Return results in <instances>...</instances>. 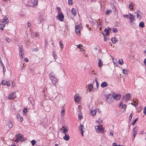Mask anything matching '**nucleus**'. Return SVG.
Segmentation results:
<instances>
[{"label":"nucleus","mask_w":146,"mask_h":146,"mask_svg":"<svg viewBox=\"0 0 146 146\" xmlns=\"http://www.w3.org/2000/svg\"><path fill=\"white\" fill-rule=\"evenodd\" d=\"M104 31L106 33V35L107 36L108 35H109V30H108V29H107L106 28L104 30Z\"/></svg>","instance_id":"bb28decb"},{"label":"nucleus","mask_w":146,"mask_h":146,"mask_svg":"<svg viewBox=\"0 0 146 146\" xmlns=\"http://www.w3.org/2000/svg\"><path fill=\"white\" fill-rule=\"evenodd\" d=\"M123 73L125 74H127L128 73V71L126 69H124L123 70Z\"/></svg>","instance_id":"473e14b6"},{"label":"nucleus","mask_w":146,"mask_h":146,"mask_svg":"<svg viewBox=\"0 0 146 146\" xmlns=\"http://www.w3.org/2000/svg\"><path fill=\"white\" fill-rule=\"evenodd\" d=\"M27 108H25L23 110V115H25L26 114L27 112Z\"/></svg>","instance_id":"c9c22d12"},{"label":"nucleus","mask_w":146,"mask_h":146,"mask_svg":"<svg viewBox=\"0 0 146 146\" xmlns=\"http://www.w3.org/2000/svg\"><path fill=\"white\" fill-rule=\"evenodd\" d=\"M137 13V18H138L139 20H140L143 16V14L139 11L137 13Z\"/></svg>","instance_id":"f8f14e48"},{"label":"nucleus","mask_w":146,"mask_h":146,"mask_svg":"<svg viewBox=\"0 0 146 146\" xmlns=\"http://www.w3.org/2000/svg\"><path fill=\"white\" fill-rule=\"evenodd\" d=\"M123 17L125 18H128L129 17V15H123Z\"/></svg>","instance_id":"864d4df0"},{"label":"nucleus","mask_w":146,"mask_h":146,"mask_svg":"<svg viewBox=\"0 0 146 146\" xmlns=\"http://www.w3.org/2000/svg\"><path fill=\"white\" fill-rule=\"evenodd\" d=\"M18 138H19L20 139L22 138L23 137V135H21L20 134H19L18 135Z\"/></svg>","instance_id":"de8ad7c7"},{"label":"nucleus","mask_w":146,"mask_h":146,"mask_svg":"<svg viewBox=\"0 0 146 146\" xmlns=\"http://www.w3.org/2000/svg\"><path fill=\"white\" fill-rule=\"evenodd\" d=\"M20 139L19 138H18L15 141H16V142H18L19 141Z\"/></svg>","instance_id":"bf43d9fd"},{"label":"nucleus","mask_w":146,"mask_h":146,"mask_svg":"<svg viewBox=\"0 0 146 146\" xmlns=\"http://www.w3.org/2000/svg\"><path fill=\"white\" fill-rule=\"evenodd\" d=\"M62 127V133H64V134H66L67 133H66V132L68 131V130L66 127H65L64 126H63Z\"/></svg>","instance_id":"393cba45"},{"label":"nucleus","mask_w":146,"mask_h":146,"mask_svg":"<svg viewBox=\"0 0 146 146\" xmlns=\"http://www.w3.org/2000/svg\"><path fill=\"white\" fill-rule=\"evenodd\" d=\"M68 3L70 5H72V0H68Z\"/></svg>","instance_id":"c03bdc74"},{"label":"nucleus","mask_w":146,"mask_h":146,"mask_svg":"<svg viewBox=\"0 0 146 146\" xmlns=\"http://www.w3.org/2000/svg\"><path fill=\"white\" fill-rule=\"evenodd\" d=\"M5 27V25L3 24L2 23L0 22V29H2V30H4V28Z\"/></svg>","instance_id":"a878e982"},{"label":"nucleus","mask_w":146,"mask_h":146,"mask_svg":"<svg viewBox=\"0 0 146 146\" xmlns=\"http://www.w3.org/2000/svg\"><path fill=\"white\" fill-rule=\"evenodd\" d=\"M111 40L113 43H116L118 41V40H117V39L115 37H114L113 38H112L111 39Z\"/></svg>","instance_id":"5701e85b"},{"label":"nucleus","mask_w":146,"mask_h":146,"mask_svg":"<svg viewBox=\"0 0 146 146\" xmlns=\"http://www.w3.org/2000/svg\"><path fill=\"white\" fill-rule=\"evenodd\" d=\"M36 141L35 140H32L31 141V143L32 145L33 146L36 143Z\"/></svg>","instance_id":"58836bf2"},{"label":"nucleus","mask_w":146,"mask_h":146,"mask_svg":"<svg viewBox=\"0 0 146 146\" xmlns=\"http://www.w3.org/2000/svg\"><path fill=\"white\" fill-rule=\"evenodd\" d=\"M132 116H133V115H132V113H131V114L129 115V121H131L132 118Z\"/></svg>","instance_id":"37998d69"},{"label":"nucleus","mask_w":146,"mask_h":146,"mask_svg":"<svg viewBox=\"0 0 146 146\" xmlns=\"http://www.w3.org/2000/svg\"><path fill=\"white\" fill-rule=\"evenodd\" d=\"M80 129L81 131V134L82 137L84 136L83 133L86 131V129L84 127L83 125L80 124Z\"/></svg>","instance_id":"423d86ee"},{"label":"nucleus","mask_w":146,"mask_h":146,"mask_svg":"<svg viewBox=\"0 0 146 146\" xmlns=\"http://www.w3.org/2000/svg\"><path fill=\"white\" fill-rule=\"evenodd\" d=\"M57 9V11H58V14H59L60 13H62V12L61 11V10L60 7H57L56 8Z\"/></svg>","instance_id":"4c0bfd02"},{"label":"nucleus","mask_w":146,"mask_h":146,"mask_svg":"<svg viewBox=\"0 0 146 146\" xmlns=\"http://www.w3.org/2000/svg\"><path fill=\"white\" fill-rule=\"evenodd\" d=\"M143 113L145 115H146V106L144 107L143 109Z\"/></svg>","instance_id":"49530a36"},{"label":"nucleus","mask_w":146,"mask_h":146,"mask_svg":"<svg viewBox=\"0 0 146 146\" xmlns=\"http://www.w3.org/2000/svg\"><path fill=\"white\" fill-rule=\"evenodd\" d=\"M8 125H9V127L11 129L12 127L13 126V123L11 121V120L8 121Z\"/></svg>","instance_id":"a211bd4d"},{"label":"nucleus","mask_w":146,"mask_h":146,"mask_svg":"<svg viewBox=\"0 0 146 146\" xmlns=\"http://www.w3.org/2000/svg\"><path fill=\"white\" fill-rule=\"evenodd\" d=\"M75 28L76 33L77 34H80V30L81 29L80 26L78 25H77L76 26Z\"/></svg>","instance_id":"1a4fd4ad"},{"label":"nucleus","mask_w":146,"mask_h":146,"mask_svg":"<svg viewBox=\"0 0 146 146\" xmlns=\"http://www.w3.org/2000/svg\"><path fill=\"white\" fill-rule=\"evenodd\" d=\"M6 41L8 43L11 42L12 40V39L9 38H7L6 39Z\"/></svg>","instance_id":"f704fd0d"},{"label":"nucleus","mask_w":146,"mask_h":146,"mask_svg":"<svg viewBox=\"0 0 146 146\" xmlns=\"http://www.w3.org/2000/svg\"><path fill=\"white\" fill-rule=\"evenodd\" d=\"M64 111L65 110H62L61 111V114L62 115H63L64 114Z\"/></svg>","instance_id":"3c124183"},{"label":"nucleus","mask_w":146,"mask_h":146,"mask_svg":"<svg viewBox=\"0 0 146 146\" xmlns=\"http://www.w3.org/2000/svg\"><path fill=\"white\" fill-rule=\"evenodd\" d=\"M60 46L61 47V50L62 51V48L64 47V45L63 44V42L62 41H61L60 42Z\"/></svg>","instance_id":"2f4dec72"},{"label":"nucleus","mask_w":146,"mask_h":146,"mask_svg":"<svg viewBox=\"0 0 146 146\" xmlns=\"http://www.w3.org/2000/svg\"><path fill=\"white\" fill-rule=\"evenodd\" d=\"M113 32L116 33L117 32V28H114L113 29Z\"/></svg>","instance_id":"a19ab883"},{"label":"nucleus","mask_w":146,"mask_h":146,"mask_svg":"<svg viewBox=\"0 0 146 146\" xmlns=\"http://www.w3.org/2000/svg\"><path fill=\"white\" fill-rule=\"evenodd\" d=\"M110 12H111L112 11L111 10H108L106 11V14L108 15L109 14Z\"/></svg>","instance_id":"8fccbe9b"},{"label":"nucleus","mask_w":146,"mask_h":146,"mask_svg":"<svg viewBox=\"0 0 146 146\" xmlns=\"http://www.w3.org/2000/svg\"><path fill=\"white\" fill-rule=\"evenodd\" d=\"M3 66V72L4 73H5V67L4 66Z\"/></svg>","instance_id":"680f3d73"},{"label":"nucleus","mask_w":146,"mask_h":146,"mask_svg":"<svg viewBox=\"0 0 146 146\" xmlns=\"http://www.w3.org/2000/svg\"><path fill=\"white\" fill-rule=\"evenodd\" d=\"M88 89L90 91L92 90L93 89V86L91 84L89 85L88 86Z\"/></svg>","instance_id":"c756f323"},{"label":"nucleus","mask_w":146,"mask_h":146,"mask_svg":"<svg viewBox=\"0 0 146 146\" xmlns=\"http://www.w3.org/2000/svg\"><path fill=\"white\" fill-rule=\"evenodd\" d=\"M95 81L96 82V86H97V89L99 86L98 82L97 80L96 79H95Z\"/></svg>","instance_id":"603ef678"},{"label":"nucleus","mask_w":146,"mask_h":146,"mask_svg":"<svg viewBox=\"0 0 146 146\" xmlns=\"http://www.w3.org/2000/svg\"><path fill=\"white\" fill-rule=\"evenodd\" d=\"M65 136L63 137V139L66 141H68L70 139V137L68 135L65 134Z\"/></svg>","instance_id":"412c9836"},{"label":"nucleus","mask_w":146,"mask_h":146,"mask_svg":"<svg viewBox=\"0 0 146 146\" xmlns=\"http://www.w3.org/2000/svg\"><path fill=\"white\" fill-rule=\"evenodd\" d=\"M137 118L136 119H135L134 121H133L132 123V124L133 125H135V124L136 122L137 121Z\"/></svg>","instance_id":"a18cd8bd"},{"label":"nucleus","mask_w":146,"mask_h":146,"mask_svg":"<svg viewBox=\"0 0 146 146\" xmlns=\"http://www.w3.org/2000/svg\"><path fill=\"white\" fill-rule=\"evenodd\" d=\"M97 110V109L96 110H91L90 111V114L92 116H94L95 115L96 113V110Z\"/></svg>","instance_id":"f3484780"},{"label":"nucleus","mask_w":146,"mask_h":146,"mask_svg":"<svg viewBox=\"0 0 146 146\" xmlns=\"http://www.w3.org/2000/svg\"><path fill=\"white\" fill-rule=\"evenodd\" d=\"M133 5L132 3H131L129 6V8L130 9V10H132V9H133Z\"/></svg>","instance_id":"cd10ccee"},{"label":"nucleus","mask_w":146,"mask_h":146,"mask_svg":"<svg viewBox=\"0 0 146 146\" xmlns=\"http://www.w3.org/2000/svg\"><path fill=\"white\" fill-rule=\"evenodd\" d=\"M78 118L80 119H81L82 118V115H80V114H79L78 115Z\"/></svg>","instance_id":"5fc2aeb1"},{"label":"nucleus","mask_w":146,"mask_h":146,"mask_svg":"<svg viewBox=\"0 0 146 146\" xmlns=\"http://www.w3.org/2000/svg\"><path fill=\"white\" fill-rule=\"evenodd\" d=\"M71 12L72 14L74 15H76V9L74 8L72 9L71 10Z\"/></svg>","instance_id":"b1692460"},{"label":"nucleus","mask_w":146,"mask_h":146,"mask_svg":"<svg viewBox=\"0 0 146 146\" xmlns=\"http://www.w3.org/2000/svg\"><path fill=\"white\" fill-rule=\"evenodd\" d=\"M16 97V95L15 92H13L11 93H10L8 97L9 100L13 99Z\"/></svg>","instance_id":"39448f33"},{"label":"nucleus","mask_w":146,"mask_h":146,"mask_svg":"<svg viewBox=\"0 0 146 146\" xmlns=\"http://www.w3.org/2000/svg\"><path fill=\"white\" fill-rule=\"evenodd\" d=\"M104 40L105 41H107V39L106 38V37L105 36L104 37Z\"/></svg>","instance_id":"774afa93"},{"label":"nucleus","mask_w":146,"mask_h":146,"mask_svg":"<svg viewBox=\"0 0 146 146\" xmlns=\"http://www.w3.org/2000/svg\"><path fill=\"white\" fill-rule=\"evenodd\" d=\"M108 85V84L106 82H104L101 83V86L102 88H104L106 87Z\"/></svg>","instance_id":"4be33fe9"},{"label":"nucleus","mask_w":146,"mask_h":146,"mask_svg":"<svg viewBox=\"0 0 146 146\" xmlns=\"http://www.w3.org/2000/svg\"><path fill=\"white\" fill-rule=\"evenodd\" d=\"M2 84L4 85H7L8 86H10L11 85L9 81L7 82L5 80H3L1 82Z\"/></svg>","instance_id":"ddd939ff"},{"label":"nucleus","mask_w":146,"mask_h":146,"mask_svg":"<svg viewBox=\"0 0 146 146\" xmlns=\"http://www.w3.org/2000/svg\"><path fill=\"white\" fill-rule=\"evenodd\" d=\"M53 54L54 55V58L55 59H56L57 58V56L56 54V53L55 52H53Z\"/></svg>","instance_id":"ea45409f"},{"label":"nucleus","mask_w":146,"mask_h":146,"mask_svg":"<svg viewBox=\"0 0 146 146\" xmlns=\"http://www.w3.org/2000/svg\"><path fill=\"white\" fill-rule=\"evenodd\" d=\"M136 128L135 127H134L133 128V133H136Z\"/></svg>","instance_id":"4d7b16f0"},{"label":"nucleus","mask_w":146,"mask_h":146,"mask_svg":"<svg viewBox=\"0 0 146 146\" xmlns=\"http://www.w3.org/2000/svg\"><path fill=\"white\" fill-rule=\"evenodd\" d=\"M80 51L84 53V52L85 51V50H83L82 48H81L80 50Z\"/></svg>","instance_id":"0e129e2a"},{"label":"nucleus","mask_w":146,"mask_h":146,"mask_svg":"<svg viewBox=\"0 0 146 146\" xmlns=\"http://www.w3.org/2000/svg\"><path fill=\"white\" fill-rule=\"evenodd\" d=\"M58 14V16L56 17L57 18L59 19L60 21H62L64 18L63 15L62 13Z\"/></svg>","instance_id":"6e6552de"},{"label":"nucleus","mask_w":146,"mask_h":146,"mask_svg":"<svg viewBox=\"0 0 146 146\" xmlns=\"http://www.w3.org/2000/svg\"><path fill=\"white\" fill-rule=\"evenodd\" d=\"M96 131L97 133H103L104 132V129L102 125L99 124L98 125H96L95 127Z\"/></svg>","instance_id":"f257e3e1"},{"label":"nucleus","mask_w":146,"mask_h":146,"mask_svg":"<svg viewBox=\"0 0 146 146\" xmlns=\"http://www.w3.org/2000/svg\"><path fill=\"white\" fill-rule=\"evenodd\" d=\"M131 96V94L128 93L126 95V99L127 100H129V98Z\"/></svg>","instance_id":"72a5a7b5"},{"label":"nucleus","mask_w":146,"mask_h":146,"mask_svg":"<svg viewBox=\"0 0 146 146\" xmlns=\"http://www.w3.org/2000/svg\"><path fill=\"white\" fill-rule=\"evenodd\" d=\"M118 145H117V144L115 143H113V146H117Z\"/></svg>","instance_id":"13d9d810"},{"label":"nucleus","mask_w":146,"mask_h":146,"mask_svg":"<svg viewBox=\"0 0 146 146\" xmlns=\"http://www.w3.org/2000/svg\"><path fill=\"white\" fill-rule=\"evenodd\" d=\"M106 101L109 103H111L113 102V98L111 95H110L106 96Z\"/></svg>","instance_id":"f03ea898"},{"label":"nucleus","mask_w":146,"mask_h":146,"mask_svg":"<svg viewBox=\"0 0 146 146\" xmlns=\"http://www.w3.org/2000/svg\"><path fill=\"white\" fill-rule=\"evenodd\" d=\"M129 15L130 17H129V19H130V21L131 23H133L135 20V16L131 13H129Z\"/></svg>","instance_id":"9d476101"},{"label":"nucleus","mask_w":146,"mask_h":146,"mask_svg":"<svg viewBox=\"0 0 146 146\" xmlns=\"http://www.w3.org/2000/svg\"><path fill=\"white\" fill-rule=\"evenodd\" d=\"M44 19L43 17L40 16L37 18L36 19V23L39 24L40 23H43L44 21Z\"/></svg>","instance_id":"7ed1b4c3"},{"label":"nucleus","mask_w":146,"mask_h":146,"mask_svg":"<svg viewBox=\"0 0 146 146\" xmlns=\"http://www.w3.org/2000/svg\"><path fill=\"white\" fill-rule=\"evenodd\" d=\"M31 1L34 6H37L38 5V0H31Z\"/></svg>","instance_id":"6ab92c4d"},{"label":"nucleus","mask_w":146,"mask_h":146,"mask_svg":"<svg viewBox=\"0 0 146 146\" xmlns=\"http://www.w3.org/2000/svg\"><path fill=\"white\" fill-rule=\"evenodd\" d=\"M50 80H51L53 84H54L55 86L56 83V78H55L54 76H53L52 75H50Z\"/></svg>","instance_id":"20e7f679"},{"label":"nucleus","mask_w":146,"mask_h":146,"mask_svg":"<svg viewBox=\"0 0 146 146\" xmlns=\"http://www.w3.org/2000/svg\"><path fill=\"white\" fill-rule=\"evenodd\" d=\"M9 20H8L7 18V17H5L4 18L2 21L0 22L2 23L3 24H4L5 25V24L7 23H8Z\"/></svg>","instance_id":"4468645a"},{"label":"nucleus","mask_w":146,"mask_h":146,"mask_svg":"<svg viewBox=\"0 0 146 146\" xmlns=\"http://www.w3.org/2000/svg\"><path fill=\"white\" fill-rule=\"evenodd\" d=\"M33 50L35 51H38V49L37 48H36L35 49H34Z\"/></svg>","instance_id":"69168bd1"},{"label":"nucleus","mask_w":146,"mask_h":146,"mask_svg":"<svg viewBox=\"0 0 146 146\" xmlns=\"http://www.w3.org/2000/svg\"><path fill=\"white\" fill-rule=\"evenodd\" d=\"M98 66L99 68L103 66V62L100 59H99L98 62Z\"/></svg>","instance_id":"dca6fc26"},{"label":"nucleus","mask_w":146,"mask_h":146,"mask_svg":"<svg viewBox=\"0 0 146 146\" xmlns=\"http://www.w3.org/2000/svg\"><path fill=\"white\" fill-rule=\"evenodd\" d=\"M23 49L21 46L19 47V55L21 56L22 59L23 58L24 56Z\"/></svg>","instance_id":"0eeeda50"},{"label":"nucleus","mask_w":146,"mask_h":146,"mask_svg":"<svg viewBox=\"0 0 146 146\" xmlns=\"http://www.w3.org/2000/svg\"><path fill=\"white\" fill-rule=\"evenodd\" d=\"M17 119L19 121L22 122L23 120V118L22 117H21L20 116H17Z\"/></svg>","instance_id":"7c9ffc66"},{"label":"nucleus","mask_w":146,"mask_h":146,"mask_svg":"<svg viewBox=\"0 0 146 146\" xmlns=\"http://www.w3.org/2000/svg\"><path fill=\"white\" fill-rule=\"evenodd\" d=\"M139 26L140 27H144V22L142 21L140 22L139 24Z\"/></svg>","instance_id":"c85d7f7f"},{"label":"nucleus","mask_w":146,"mask_h":146,"mask_svg":"<svg viewBox=\"0 0 146 146\" xmlns=\"http://www.w3.org/2000/svg\"><path fill=\"white\" fill-rule=\"evenodd\" d=\"M144 63L145 66H146V59H145L144 61Z\"/></svg>","instance_id":"052dcab7"},{"label":"nucleus","mask_w":146,"mask_h":146,"mask_svg":"<svg viewBox=\"0 0 146 146\" xmlns=\"http://www.w3.org/2000/svg\"><path fill=\"white\" fill-rule=\"evenodd\" d=\"M113 63L114 64H116V63L117 62V60L115 59H113Z\"/></svg>","instance_id":"6e6d98bb"},{"label":"nucleus","mask_w":146,"mask_h":146,"mask_svg":"<svg viewBox=\"0 0 146 146\" xmlns=\"http://www.w3.org/2000/svg\"><path fill=\"white\" fill-rule=\"evenodd\" d=\"M77 48H80V49L81 48V47H83L82 45L81 44H80L78 45H77Z\"/></svg>","instance_id":"09e8293b"},{"label":"nucleus","mask_w":146,"mask_h":146,"mask_svg":"<svg viewBox=\"0 0 146 146\" xmlns=\"http://www.w3.org/2000/svg\"><path fill=\"white\" fill-rule=\"evenodd\" d=\"M24 59L25 61L27 62H28L29 61L28 59L27 58H24Z\"/></svg>","instance_id":"e2e57ef3"},{"label":"nucleus","mask_w":146,"mask_h":146,"mask_svg":"<svg viewBox=\"0 0 146 146\" xmlns=\"http://www.w3.org/2000/svg\"><path fill=\"white\" fill-rule=\"evenodd\" d=\"M31 21H29L27 22V25L28 27H30L31 26Z\"/></svg>","instance_id":"79ce46f5"},{"label":"nucleus","mask_w":146,"mask_h":146,"mask_svg":"<svg viewBox=\"0 0 146 146\" xmlns=\"http://www.w3.org/2000/svg\"><path fill=\"white\" fill-rule=\"evenodd\" d=\"M119 106L120 107H121V108L124 109L125 110L126 109L127 107V105L125 104L123 105L122 102L120 104Z\"/></svg>","instance_id":"aec40b11"},{"label":"nucleus","mask_w":146,"mask_h":146,"mask_svg":"<svg viewBox=\"0 0 146 146\" xmlns=\"http://www.w3.org/2000/svg\"><path fill=\"white\" fill-rule=\"evenodd\" d=\"M109 135L110 136H113V133H110Z\"/></svg>","instance_id":"338daca9"},{"label":"nucleus","mask_w":146,"mask_h":146,"mask_svg":"<svg viewBox=\"0 0 146 146\" xmlns=\"http://www.w3.org/2000/svg\"><path fill=\"white\" fill-rule=\"evenodd\" d=\"M119 63L121 65H122L123 64V61L122 59H119Z\"/></svg>","instance_id":"e433bc0d"},{"label":"nucleus","mask_w":146,"mask_h":146,"mask_svg":"<svg viewBox=\"0 0 146 146\" xmlns=\"http://www.w3.org/2000/svg\"><path fill=\"white\" fill-rule=\"evenodd\" d=\"M112 96L113 97V99H115L117 100H119L120 98V96L119 94H116L115 93H113V95Z\"/></svg>","instance_id":"9b49d317"},{"label":"nucleus","mask_w":146,"mask_h":146,"mask_svg":"<svg viewBox=\"0 0 146 146\" xmlns=\"http://www.w3.org/2000/svg\"><path fill=\"white\" fill-rule=\"evenodd\" d=\"M74 100L76 102H78L80 100V98L78 94L76 95L74 97Z\"/></svg>","instance_id":"2eb2a0df"}]
</instances>
